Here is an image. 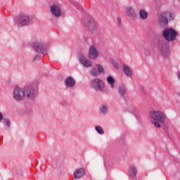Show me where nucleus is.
Returning <instances> with one entry per match:
<instances>
[{
    "label": "nucleus",
    "instance_id": "nucleus-25",
    "mask_svg": "<svg viewBox=\"0 0 180 180\" xmlns=\"http://www.w3.org/2000/svg\"><path fill=\"white\" fill-rule=\"evenodd\" d=\"M98 67V75H101V74H104L105 73V68H103V66L102 65H97Z\"/></svg>",
    "mask_w": 180,
    "mask_h": 180
},
{
    "label": "nucleus",
    "instance_id": "nucleus-17",
    "mask_svg": "<svg viewBox=\"0 0 180 180\" xmlns=\"http://www.w3.org/2000/svg\"><path fill=\"white\" fill-rule=\"evenodd\" d=\"M139 15L141 20H147V18H148V13L144 9L140 10Z\"/></svg>",
    "mask_w": 180,
    "mask_h": 180
},
{
    "label": "nucleus",
    "instance_id": "nucleus-15",
    "mask_svg": "<svg viewBox=\"0 0 180 180\" xmlns=\"http://www.w3.org/2000/svg\"><path fill=\"white\" fill-rule=\"evenodd\" d=\"M122 70L127 77H131L133 75V70L127 65H122Z\"/></svg>",
    "mask_w": 180,
    "mask_h": 180
},
{
    "label": "nucleus",
    "instance_id": "nucleus-3",
    "mask_svg": "<svg viewBox=\"0 0 180 180\" xmlns=\"http://www.w3.org/2000/svg\"><path fill=\"white\" fill-rule=\"evenodd\" d=\"M168 18H170V20L174 19V14L168 11L158 14V20L160 27H167V26H168Z\"/></svg>",
    "mask_w": 180,
    "mask_h": 180
},
{
    "label": "nucleus",
    "instance_id": "nucleus-13",
    "mask_svg": "<svg viewBox=\"0 0 180 180\" xmlns=\"http://www.w3.org/2000/svg\"><path fill=\"white\" fill-rule=\"evenodd\" d=\"M50 11L52 15L56 16V18H60V16H61V9L58 5L54 4L51 6Z\"/></svg>",
    "mask_w": 180,
    "mask_h": 180
},
{
    "label": "nucleus",
    "instance_id": "nucleus-4",
    "mask_svg": "<svg viewBox=\"0 0 180 180\" xmlns=\"http://www.w3.org/2000/svg\"><path fill=\"white\" fill-rule=\"evenodd\" d=\"M13 98L16 102H22L25 99V87L15 86L13 91Z\"/></svg>",
    "mask_w": 180,
    "mask_h": 180
},
{
    "label": "nucleus",
    "instance_id": "nucleus-10",
    "mask_svg": "<svg viewBox=\"0 0 180 180\" xmlns=\"http://www.w3.org/2000/svg\"><path fill=\"white\" fill-rule=\"evenodd\" d=\"M88 57L91 58V60H96V58L99 57V52H98L95 46H91L89 47Z\"/></svg>",
    "mask_w": 180,
    "mask_h": 180
},
{
    "label": "nucleus",
    "instance_id": "nucleus-2",
    "mask_svg": "<svg viewBox=\"0 0 180 180\" xmlns=\"http://www.w3.org/2000/svg\"><path fill=\"white\" fill-rule=\"evenodd\" d=\"M39 92V86H26L24 87V96L25 98L33 101L37 96Z\"/></svg>",
    "mask_w": 180,
    "mask_h": 180
},
{
    "label": "nucleus",
    "instance_id": "nucleus-23",
    "mask_svg": "<svg viewBox=\"0 0 180 180\" xmlns=\"http://www.w3.org/2000/svg\"><path fill=\"white\" fill-rule=\"evenodd\" d=\"M119 93L120 94V95H122V96H124V95L127 94V89H126V86H120L119 87Z\"/></svg>",
    "mask_w": 180,
    "mask_h": 180
},
{
    "label": "nucleus",
    "instance_id": "nucleus-5",
    "mask_svg": "<svg viewBox=\"0 0 180 180\" xmlns=\"http://www.w3.org/2000/svg\"><path fill=\"white\" fill-rule=\"evenodd\" d=\"M162 34L167 41H174L176 39V31L173 28H165Z\"/></svg>",
    "mask_w": 180,
    "mask_h": 180
},
{
    "label": "nucleus",
    "instance_id": "nucleus-19",
    "mask_svg": "<svg viewBox=\"0 0 180 180\" xmlns=\"http://www.w3.org/2000/svg\"><path fill=\"white\" fill-rule=\"evenodd\" d=\"M100 112L103 115H108V112H109V105L108 104H103L100 107Z\"/></svg>",
    "mask_w": 180,
    "mask_h": 180
},
{
    "label": "nucleus",
    "instance_id": "nucleus-29",
    "mask_svg": "<svg viewBox=\"0 0 180 180\" xmlns=\"http://www.w3.org/2000/svg\"><path fill=\"white\" fill-rule=\"evenodd\" d=\"M113 65H114V66L115 67V68L117 69V70H119V64H117V63H116V62H114L113 63Z\"/></svg>",
    "mask_w": 180,
    "mask_h": 180
},
{
    "label": "nucleus",
    "instance_id": "nucleus-9",
    "mask_svg": "<svg viewBox=\"0 0 180 180\" xmlns=\"http://www.w3.org/2000/svg\"><path fill=\"white\" fill-rule=\"evenodd\" d=\"M125 13L129 19L134 20L137 18V14L136 13V9L131 6H128L126 8Z\"/></svg>",
    "mask_w": 180,
    "mask_h": 180
},
{
    "label": "nucleus",
    "instance_id": "nucleus-6",
    "mask_svg": "<svg viewBox=\"0 0 180 180\" xmlns=\"http://www.w3.org/2000/svg\"><path fill=\"white\" fill-rule=\"evenodd\" d=\"M90 86L95 91H103L105 89V82L99 78H96L91 81Z\"/></svg>",
    "mask_w": 180,
    "mask_h": 180
},
{
    "label": "nucleus",
    "instance_id": "nucleus-20",
    "mask_svg": "<svg viewBox=\"0 0 180 180\" xmlns=\"http://www.w3.org/2000/svg\"><path fill=\"white\" fill-rule=\"evenodd\" d=\"M89 74L91 75V77H99V72H98V69L96 68L90 69Z\"/></svg>",
    "mask_w": 180,
    "mask_h": 180
},
{
    "label": "nucleus",
    "instance_id": "nucleus-8",
    "mask_svg": "<svg viewBox=\"0 0 180 180\" xmlns=\"http://www.w3.org/2000/svg\"><path fill=\"white\" fill-rule=\"evenodd\" d=\"M85 25L88 27L90 32L93 34L97 33L98 32V24L95 20H88Z\"/></svg>",
    "mask_w": 180,
    "mask_h": 180
},
{
    "label": "nucleus",
    "instance_id": "nucleus-11",
    "mask_svg": "<svg viewBox=\"0 0 180 180\" xmlns=\"http://www.w3.org/2000/svg\"><path fill=\"white\" fill-rule=\"evenodd\" d=\"M79 62L82 64L83 67H86V68H88L89 67H92L94 64L89 59L86 58L85 56L81 55L79 58Z\"/></svg>",
    "mask_w": 180,
    "mask_h": 180
},
{
    "label": "nucleus",
    "instance_id": "nucleus-24",
    "mask_svg": "<svg viewBox=\"0 0 180 180\" xmlns=\"http://www.w3.org/2000/svg\"><path fill=\"white\" fill-rule=\"evenodd\" d=\"M96 129V131H97V133H98V134H105V131H103V129L98 125L95 127Z\"/></svg>",
    "mask_w": 180,
    "mask_h": 180
},
{
    "label": "nucleus",
    "instance_id": "nucleus-30",
    "mask_svg": "<svg viewBox=\"0 0 180 180\" xmlns=\"http://www.w3.org/2000/svg\"><path fill=\"white\" fill-rule=\"evenodd\" d=\"M2 119H4V115H2V113L0 112V122L2 120Z\"/></svg>",
    "mask_w": 180,
    "mask_h": 180
},
{
    "label": "nucleus",
    "instance_id": "nucleus-22",
    "mask_svg": "<svg viewBox=\"0 0 180 180\" xmlns=\"http://www.w3.org/2000/svg\"><path fill=\"white\" fill-rule=\"evenodd\" d=\"M161 53L162 56H164V57H168V56H169V49H168V47L165 46L162 48Z\"/></svg>",
    "mask_w": 180,
    "mask_h": 180
},
{
    "label": "nucleus",
    "instance_id": "nucleus-21",
    "mask_svg": "<svg viewBox=\"0 0 180 180\" xmlns=\"http://www.w3.org/2000/svg\"><path fill=\"white\" fill-rule=\"evenodd\" d=\"M107 82L110 85V88H115V79L112 76H108L107 77Z\"/></svg>",
    "mask_w": 180,
    "mask_h": 180
},
{
    "label": "nucleus",
    "instance_id": "nucleus-16",
    "mask_svg": "<svg viewBox=\"0 0 180 180\" xmlns=\"http://www.w3.org/2000/svg\"><path fill=\"white\" fill-rule=\"evenodd\" d=\"M65 84L66 86H68L69 88H72V86H75V79H74V78L71 77H67L65 79Z\"/></svg>",
    "mask_w": 180,
    "mask_h": 180
},
{
    "label": "nucleus",
    "instance_id": "nucleus-12",
    "mask_svg": "<svg viewBox=\"0 0 180 180\" xmlns=\"http://www.w3.org/2000/svg\"><path fill=\"white\" fill-rule=\"evenodd\" d=\"M86 171L84 168L80 167L76 169L74 172L73 176L75 179H81L83 176H85Z\"/></svg>",
    "mask_w": 180,
    "mask_h": 180
},
{
    "label": "nucleus",
    "instance_id": "nucleus-14",
    "mask_svg": "<svg viewBox=\"0 0 180 180\" xmlns=\"http://www.w3.org/2000/svg\"><path fill=\"white\" fill-rule=\"evenodd\" d=\"M33 47L35 50V51H37V53H41L44 45L43 44V43L39 41H36L33 43Z\"/></svg>",
    "mask_w": 180,
    "mask_h": 180
},
{
    "label": "nucleus",
    "instance_id": "nucleus-7",
    "mask_svg": "<svg viewBox=\"0 0 180 180\" xmlns=\"http://www.w3.org/2000/svg\"><path fill=\"white\" fill-rule=\"evenodd\" d=\"M31 22L32 19L26 14H20L18 18V26H29Z\"/></svg>",
    "mask_w": 180,
    "mask_h": 180
},
{
    "label": "nucleus",
    "instance_id": "nucleus-27",
    "mask_svg": "<svg viewBox=\"0 0 180 180\" xmlns=\"http://www.w3.org/2000/svg\"><path fill=\"white\" fill-rule=\"evenodd\" d=\"M41 57L40 56H36L34 58H33V61H40Z\"/></svg>",
    "mask_w": 180,
    "mask_h": 180
},
{
    "label": "nucleus",
    "instance_id": "nucleus-28",
    "mask_svg": "<svg viewBox=\"0 0 180 180\" xmlns=\"http://www.w3.org/2000/svg\"><path fill=\"white\" fill-rule=\"evenodd\" d=\"M117 22L118 23V25H122V18L120 17H117Z\"/></svg>",
    "mask_w": 180,
    "mask_h": 180
},
{
    "label": "nucleus",
    "instance_id": "nucleus-26",
    "mask_svg": "<svg viewBox=\"0 0 180 180\" xmlns=\"http://www.w3.org/2000/svg\"><path fill=\"white\" fill-rule=\"evenodd\" d=\"M4 122L7 127H9L11 126V121L8 119H6L4 120Z\"/></svg>",
    "mask_w": 180,
    "mask_h": 180
},
{
    "label": "nucleus",
    "instance_id": "nucleus-18",
    "mask_svg": "<svg viewBox=\"0 0 180 180\" xmlns=\"http://www.w3.org/2000/svg\"><path fill=\"white\" fill-rule=\"evenodd\" d=\"M129 174L131 178H136V176L137 175V167L131 166L129 169Z\"/></svg>",
    "mask_w": 180,
    "mask_h": 180
},
{
    "label": "nucleus",
    "instance_id": "nucleus-1",
    "mask_svg": "<svg viewBox=\"0 0 180 180\" xmlns=\"http://www.w3.org/2000/svg\"><path fill=\"white\" fill-rule=\"evenodd\" d=\"M150 119L153 120L152 124L157 129H161V124H165V119L167 115L161 110H152L149 112Z\"/></svg>",
    "mask_w": 180,
    "mask_h": 180
}]
</instances>
